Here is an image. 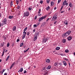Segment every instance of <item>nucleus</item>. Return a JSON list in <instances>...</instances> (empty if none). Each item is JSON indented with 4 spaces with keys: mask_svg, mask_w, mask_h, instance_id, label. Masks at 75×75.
I'll return each mask as SVG.
<instances>
[{
    "mask_svg": "<svg viewBox=\"0 0 75 75\" xmlns=\"http://www.w3.org/2000/svg\"><path fill=\"white\" fill-rule=\"evenodd\" d=\"M71 33V31L69 30L66 33L63 34V37L64 38H65V37H67V36L69 35Z\"/></svg>",
    "mask_w": 75,
    "mask_h": 75,
    "instance_id": "1",
    "label": "nucleus"
},
{
    "mask_svg": "<svg viewBox=\"0 0 75 75\" xmlns=\"http://www.w3.org/2000/svg\"><path fill=\"white\" fill-rule=\"evenodd\" d=\"M2 24L3 25H5L7 24V19L6 18H5L2 21Z\"/></svg>",
    "mask_w": 75,
    "mask_h": 75,
    "instance_id": "2",
    "label": "nucleus"
},
{
    "mask_svg": "<svg viewBox=\"0 0 75 75\" xmlns=\"http://www.w3.org/2000/svg\"><path fill=\"white\" fill-rule=\"evenodd\" d=\"M29 14L30 13H29V12L28 11L25 12L23 16L26 17L27 16H29Z\"/></svg>",
    "mask_w": 75,
    "mask_h": 75,
    "instance_id": "3",
    "label": "nucleus"
},
{
    "mask_svg": "<svg viewBox=\"0 0 75 75\" xmlns=\"http://www.w3.org/2000/svg\"><path fill=\"white\" fill-rule=\"evenodd\" d=\"M46 18V16H43L40 18L39 20V21H41L43 20V19H45Z\"/></svg>",
    "mask_w": 75,
    "mask_h": 75,
    "instance_id": "4",
    "label": "nucleus"
},
{
    "mask_svg": "<svg viewBox=\"0 0 75 75\" xmlns=\"http://www.w3.org/2000/svg\"><path fill=\"white\" fill-rule=\"evenodd\" d=\"M57 18V17L56 16V15H54L52 18V20L55 21V20H56Z\"/></svg>",
    "mask_w": 75,
    "mask_h": 75,
    "instance_id": "5",
    "label": "nucleus"
},
{
    "mask_svg": "<svg viewBox=\"0 0 75 75\" xmlns=\"http://www.w3.org/2000/svg\"><path fill=\"white\" fill-rule=\"evenodd\" d=\"M47 41H48V38H44L43 40V42H46Z\"/></svg>",
    "mask_w": 75,
    "mask_h": 75,
    "instance_id": "6",
    "label": "nucleus"
},
{
    "mask_svg": "<svg viewBox=\"0 0 75 75\" xmlns=\"http://www.w3.org/2000/svg\"><path fill=\"white\" fill-rule=\"evenodd\" d=\"M37 39V34H35L34 38V41H35Z\"/></svg>",
    "mask_w": 75,
    "mask_h": 75,
    "instance_id": "7",
    "label": "nucleus"
},
{
    "mask_svg": "<svg viewBox=\"0 0 75 75\" xmlns=\"http://www.w3.org/2000/svg\"><path fill=\"white\" fill-rule=\"evenodd\" d=\"M23 67L21 68L20 70H19L18 71V72H23Z\"/></svg>",
    "mask_w": 75,
    "mask_h": 75,
    "instance_id": "8",
    "label": "nucleus"
},
{
    "mask_svg": "<svg viewBox=\"0 0 75 75\" xmlns=\"http://www.w3.org/2000/svg\"><path fill=\"white\" fill-rule=\"evenodd\" d=\"M25 34H23V35L22 36V39L23 40V39H24V38H25V37L27 33H25Z\"/></svg>",
    "mask_w": 75,
    "mask_h": 75,
    "instance_id": "9",
    "label": "nucleus"
},
{
    "mask_svg": "<svg viewBox=\"0 0 75 75\" xmlns=\"http://www.w3.org/2000/svg\"><path fill=\"white\" fill-rule=\"evenodd\" d=\"M14 64H15V62L13 63L12 64L11 67H10V69H12V68H13V67L14 65Z\"/></svg>",
    "mask_w": 75,
    "mask_h": 75,
    "instance_id": "10",
    "label": "nucleus"
},
{
    "mask_svg": "<svg viewBox=\"0 0 75 75\" xmlns=\"http://www.w3.org/2000/svg\"><path fill=\"white\" fill-rule=\"evenodd\" d=\"M68 22L67 20H65V21L64 22V24L65 25H68Z\"/></svg>",
    "mask_w": 75,
    "mask_h": 75,
    "instance_id": "11",
    "label": "nucleus"
},
{
    "mask_svg": "<svg viewBox=\"0 0 75 75\" xmlns=\"http://www.w3.org/2000/svg\"><path fill=\"white\" fill-rule=\"evenodd\" d=\"M71 39H72V38L71 36H69L68 38V40L69 41H70Z\"/></svg>",
    "mask_w": 75,
    "mask_h": 75,
    "instance_id": "12",
    "label": "nucleus"
},
{
    "mask_svg": "<svg viewBox=\"0 0 75 75\" xmlns=\"http://www.w3.org/2000/svg\"><path fill=\"white\" fill-rule=\"evenodd\" d=\"M16 30V26H14L13 28V31H15Z\"/></svg>",
    "mask_w": 75,
    "mask_h": 75,
    "instance_id": "13",
    "label": "nucleus"
},
{
    "mask_svg": "<svg viewBox=\"0 0 75 75\" xmlns=\"http://www.w3.org/2000/svg\"><path fill=\"white\" fill-rule=\"evenodd\" d=\"M46 62L47 63H49V62H50V60L49 59H47L46 60Z\"/></svg>",
    "mask_w": 75,
    "mask_h": 75,
    "instance_id": "14",
    "label": "nucleus"
},
{
    "mask_svg": "<svg viewBox=\"0 0 75 75\" xmlns=\"http://www.w3.org/2000/svg\"><path fill=\"white\" fill-rule=\"evenodd\" d=\"M27 30V27H26L24 29V31H23V33H26L25 32V31H26Z\"/></svg>",
    "mask_w": 75,
    "mask_h": 75,
    "instance_id": "15",
    "label": "nucleus"
},
{
    "mask_svg": "<svg viewBox=\"0 0 75 75\" xmlns=\"http://www.w3.org/2000/svg\"><path fill=\"white\" fill-rule=\"evenodd\" d=\"M67 1L65 0L63 3V5L65 6V4H66V3H67Z\"/></svg>",
    "mask_w": 75,
    "mask_h": 75,
    "instance_id": "16",
    "label": "nucleus"
},
{
    "mask_svg": "<svg viewBox=\"0 0 75 75\" xmlns=\"http://www.w3.org/2000/svg\"><path fill=\"white\" fill-rule=\"evenodd\" d=\"M51 68V66H49L47 68V70L50 69Z\"/></svg>",
    "mask_w": 75,
    "mask_h": 75,
    "instance_id": "17",
    "label": "nucleus"
},
{
    "mask_svg": "<svg viewBox=\"0 0 75 75\" xmlns=\"http://www.w3.org/2000/svg\"><path fill=\"white\" fill-rule=\"evenodd\" d=\"M60 49V47H57L56 48V50L57 51H58Z\"/></svg>",
    "mask_w": 75,
    "mask_h": 75,
    "instance_id": "18",
    "label": "nucleus"
},
{
    "mask_svg": "<svg viewBox=\"0 0 75 75\" xmlns=\"http://www.w3.org/2000/svg\"><path fill=\"white\" fill-rule=\"evenodd\" d=\"M63 62L64 64V65H65V66H67V63H66V62L63 61Z\"/></svg>",
    "mask_w": 75,
    "mask_h": 75,
    "instance_id": "19",
    "label": "nucleus"
},
{
    "mask_svg": "<svg viewBox=\"0 0 75 75\" xmlns=\"http://www.w3.org/2000/svg\"><path fill=\"white\" fill-rule=\"evenodd\" d=\"M13 17H14V16H9V19H12V18H13Z\"/></svg>",
    "mask_w": 75,
    "mask_h": 75,
    "instance_id": "20",
    "label": "nucleus"
},
{
    "mask_svg": "<svg viewBox=\"0 0 75 75\" xmlns=\"http://www.w3.org/2000/svg\"><path fill=\"white\" fill-rule=\"evenodd\" d=\"M69 4L70 7H72V3L71 2L69 3Z\"/></svg>",
    "mask_w": 75,
    "mask_h": 75,
    "instance_id": "21",
    "label": "nucleus"
},
{
    "mask_svg": "<svg viewBox=\"0 0 75 75\" xmlns=\"http://www.w3.org/2000/svg\"><path fill=\"white\" fill-rule=\"evenodd\" d=\"M62 42L63 43H64L65 42H66V40H65V39H63L62 40Z\"/></svg>",
    "mask_w": 75,
    "mask_h": 75,
    "instance_id": "22",
    "label": "nucleus"
},
{
    "mask_svg": "<svg viewBox=\"0 0 75 75\" xmlns=\"http://www.w3.org/2000/svg\"><path fill=\"white\" fill-rule=\"evenodd\" d=\"M16 1L17 5H18L19 2V0H16Z\"/></svg>",
    "mask_w": 75,
    "mask_h": 75,
    "instance_id": "23",
    "label": "nucleus"
},
{
    "mask_svg": "<svg viewBox=\"0 0 75 75\" xmlns=\"http://www.w3.org/2000/svg\"><path fill=\"white\" fill-rule=\"evenodd\" d=\"M65 52H66V53H68V52H69V50H68L66 49L65 50Z\"/></svg>",
    "mask_w": 75,
    "mask_h": 75,
    "instance_id": "24",
    "label": "nucleus"
},
{
    "mask_svg": "<svg viewBox=\"0 0 75 75\" xmlns=\"http://www.w3.org/2000/svg\"><path fill=\"white\" fill-rule=\"evenodd\" d=\"M29 49H30V48H28V49H27L26 50L24 51V53H25V52H27V51H28V50H29Z\"/></svg>",
    "mask_w": 75,
    "mask_h": 75,
    "instance_id": "25",
    "label": "nucleus"
},
{
    "mask_svg": "<svg viewBox=\"0 0 75 75\" xmlns=\"http://www.w3.org/2000/svg\"><path fill=\"white\" fill-rule=\"evenodd\" d=\"M50 6H48L46 8V9L47 10H49V9H50Z\"/></svg>",
    "mask_w": 75,
    "mask_h": 75,
    "instance_id": "26",
    "label": "nucleus"
},
{
    "mask_svg": "<svg viewBox=\"0 0 75 75\" xmlns=\"http://www.w3.org/2000/svg\"><path fill=\"white\" fill-rule=\"evenodd\" d=\"M4 51H5V49H4V51L3 52L2 54V57H3V55H4Z\"/></svg>",
    "mask_w": 75,
    "mask_h": 75,
    "instance_id": "27",
    "label": "nucleus"
},
{
    "mask_svg": "<svg viewBox=\"0 0 75 75\" xmlns=\"http://www.w3.org/2000/svg\"><path fill=\"white\" fill-rule=\"evenodd\" d=\"M51 5L52 6H53V5H54V2H51Z\"/></svg>",
    "mask_w": 75,
    "mask_h": 75,
    "instance_id": "28",
    "label": "nucleus"
},
{
    "mask_svg": "<svg viewBox=\"0 0 75 75\" xmlns=\"http://www.w3.org/2000/svg\"><path fill=\"white\" fill-rule=\"evenodd\" d=\"M10 56H8L7 58L6 59V61H7L8 59H9V58H10Z\"/></svg>",
    "mask_w": 75,
    "mask_h": 75,
    "instance_id": "29",
    "label": "nucleus"
},
{
    "mask_svg": "<svg viewBox=\"0 0 75 75\" xmlns=\"http://www.w3.org/2000/svg\"><path fill=\"white\" fill-rule=\"evenodd\" d=\"M23 45V42H22L20 44V47H21Z\"/></svg>",
    "mask_w": 75,
    "mask_h": 75,
    "instance_id": "30",
    "label": "nucleus"
},
{
    "mask_svg": "<svg viewBox=\"0 0 75 75\" xmlns=\"http://www.w3.org/2000/svg\"><path fill=\"white\" fill-rule=\"evenodd\" d=\"M47 4L50 3V0H47Z\"/></svg>",
    "mask_w": 75,
    "mask_h": 75,
    "instance_id": "31",
    "label": "nucleus"
},
{
    "mask_svg": "<svg viewBox=\"0 0 75 75\" xmlns=\"http://www.w3.org/2000/svg\"><path fill=\"white\" fill-rule=\"evenodd\" d=\"M32 9V8L31 7H29L28 8V10L29 11H31V9Z\"/></svg>",
    "mask_w": 75,
    "mask_h": 75,
    "instance_id": "32",
    "label": "nucleus"
},
{
    "mask_svg": "<svg viewBox=\"0 0 75 75\" xmlns=\"http://www.w3.org/2000/svg\"><path fill=\"white\" fill-rule=\"evenodd\" d=\"M64 8V6H62L61 8L60 9V11H62V9Z\"/></svg>",
    "mask_w": 75,
    "mask_h": 75,
    "instance_id": "33",
    "label": "nucleus"
},
{
    "mask_svg": "<svg viewBox=\"0 0 75 75\" xmlns=\"http://www.w3.org/2000/svg\"><path fill=\"white\" fill-rule=\"evenodd\" d=\"M57 65H58V63H55L54 64V66H57Z\"/></svg>",
    "mask_w": 75,
    "mask_h": 75,
    "instance_id": "34",
    "label": "nucleus"
},
{
    "mask_svg": "<svg viewBox=\"0 0 75 75\" xmlns=\"http://www.w3.org/2000/svg\"><path fill=\"white\" fill-rule=\"evenodd\" d=\"M41 13V9H39V11H38V13L39 14H40V13Z\"/></svg>",
    "mask_w": 75,
    "mask_h": 75,
    "instance_id": "35",
    "label": "nucleus"
},
{
    "mask_svg": "<svg viewBox=\"0 0 75 75\" xmlns=\"http://www.w3.org/2000/svg\"><path fill=\"white\" fill-rule=\"evenodd\" d=\"M61 0H58L57 4H59L61 2Z\"/></svg>",
    "mask_w": 75,
    "mask_h": 75,
    "instance_id": "36",
    "label": "nucleus"
},
{
    "mask_svg": "<svg viewBox=\"0 0 75 75\" xmlns=\"http://www.w3.org/2000/svg\"><path fill=\"white\" fill-rule=\"evenodd\" d=\"M33 27H37V25L35 24L34 25Z\"/></svg>",
    "mask_w": 75,
    "mask_h": 75,
    "instance_id": "37",
    "label": "nucleus"
},
{
    "mask_svg": "<svg viewBox=\"0 0 75 75\" xmlns=\"http://www.w3.org/2000/svg\"><path fill=\"white\" fill-rule=\"evenodd\" d=\"M9 46H10V44H9V43H8L7 44V47H8Z\"/></svg>",
    "mask_w": 75,
    "mask_h": 75,
    "instance_id": "38",
    "label": "nucleus"
},
{
    "mask_svg": "<svg viewBox=\"0 0 75 75\" xmlns=\"http://www.w3.org/2000/svg\"><path fill=\"white\" fill-rule=\"evenodd\" d=\"M30 33L29 32L27 33V35H30Z\"/></svg>",
    "mask_w": 75,
    "mask_h": 75,
    "instance_id": "39",
    "label": "nucleus"
},
{
    "mask_svg": "<svg viewBox=\"0 0 75 75\" xmlns=\"http://www.w3.org/2000/svg\"><path fill=\"white\" fill-rule=\"evenodd\" d=\"M45 23H42V26H44V25H45Z\"/></svg>",
    "mask_w": 75,
    "mask_h": 75,
    "instance_id": "40",
    "label": "nucleus"
},
{
    "mask_svg": "<svg viewBox=\"0 0 75 75\" xmlns=\"http://www.w3.org/2000/svg\"><path fill=\"white\" fill-rule=\"evenodd\" d=\"M19 41H20V39H17L16 41L17 42H19Z\"/></svg>",
    "mask_w": 75,
    "mask_h": 75,
    "instance_id": "41",
    "label": "nucleus"
},
{
    "mask_svg": "<svg viewBox=\"0 0 75 75\" xmlns=\"http://www.w3.org/2000/svg\"><path fill=\"white\" fill-rule=\"evenodd\" d=\"M3 45H4V44H1V46L2 47H3Z\"/></svg>",
    "mask_w": 75,
    "mask_h": 75,
    "instance_id": "42",
    "label": "nucleus"
},
{
    "mask_svg": "<svg viewBox=\"0 0 75 75\" xmlns=\"http://www.w3.org/2000/svg\"><path fill=\"white\" fill-rule=\"evenodd\" d=\"M6 70V69H4L2 70L3 72H4Z\"/></svg>",
    "mask_w": 75,
    "mask_h": 75,
    "instance_id": "43",
    "label": "nucleus"
},
{
    "mask_svg": "<svg viewBox=\"0 0 75 75\" xmlns=\"http://www.w3.org/2000/svg\"><path fill=\"white\" fill-rule=\"evenodd\" d=\"M50 19V18H48L47 20H46V21L47 22L48 20H49Z\"/></svg>",
    "mask_w": 75,
    "mask_h": 75,
    "instance_id": "44",
    "label": "nucleus"
},
{
    "mask_svg": "<svg viewBox=\"0 0 75 75\" xmlns=\"http://www.w3.org/2000/svg\"><path fill=\"white\" fill-rule=\"evenodd\" d=\"M64 12H65V11H62L61 13H64Z\"/></svg>",
    "mask_w": 75,
    "mask_h": 75,
    "instance_id": "45",
    "label": "nucleus"
},
{
    "mask_svg": "<svg viewBox=\"0 0 75 75\" xmlns=\"http://www.w3.org/2000/svg\"><path fill=\"white\" fill-rule=\"evenodd\" d=\"M11 6H13V1H12L11 2Z\"/></svg>",
    "mask_w": 75,
    "mask_h": 75,
    "instance_id": "46",
    "label": "nucleus"
},
{
    "mask_svg": "<svg viewBox=\"0 0 75 75\" xmlns=\"http://www.w3.org/2000/svg\"><path fill=\"white\" fill-rule=\"evenodd\" d=\"M42 3H43V1H41L40 2V3L41 4H42Z\"/></svg>",
    "mask_w": 75,
    "mask_h": 75,
    "instance_id": "47",
    "label": "nucleus"
},
{
    "mask_svg": "<svg viewBox=\"0 0 75 75\" xmlns=\"http://www.w3.org/2000/svg\"><path fill=\"white\" fill-rule=\"evenodd\" d=\"M68 3H66L65 4V5H66V6H68Z\"/></svg>",
    "mask_w": 75,
    "mask_h": 75,
    "instance_id": "48",
    "label": "nucleus"
},
{
    "mask_svg": "<svg viewBox=\"0 0 75 75\" xmlns=\"http://www.w3.org/2000/svg\"><path fill=\"white\" fill-rule=\"evenodd\" d=\"M27 73V71H26V70H25L24 72V74H26Z\"/></svg>",
    "mask_w": 75,
    "mask_h": 75,
    "instance_id": "49",
    "label": "nucleus"
},
{
    "mask_svg": "<svg viewBox=\"0 0 75 75\" xmlns=\"http://www.w3.org/2000/svg\"><path fill=\"white\" fill-rule=\"evenodd\" d=\"M37 16H35V19L36 20V19H37Z\"/></svg>",
    "mask_w": 75,
    "mask_h": 75,
    "instance_id": "50",
    "label": "nucleus"
},
{
    "mask_svg": "<svg viewBox=\"0 0 75 75\" xmlns=\"http://www.w3.org/2000/svg\"><path fill=\"white\" fill-rule=\"evenodd\" d=\"M17 9H20V6H18L17 7Z\"/></svg>",
    "mask_w": 75,
    "mask_h": 75,
    "instance_id": "51",
    "label": "nucleus"
},
{
    "mask_svg": "<svg viewBox=\"0 0 75 75\" xmlns=\"http://www.w3.org/2000/svg\"><path fill=\"white\" fill-rule=\"evenodd\" d=\"M35 31V29L33 30V32L34 33Z\"/></svg>",
    "mask_w": 75,
    "mask_h": 75,
    "instance_id": "52",
    "label": "nucleus"
},
{
    "mask_svg": "<svg viewBox=\"0 0 75 75\" xmlns=\"http://www.w3.org/2000/svg\"><path fill=\"white\" fill-rule=\"evenodd\" d=\"M68 10L69 11L71 10V8H68Z\"/></svg>",
    "mask_w": 75,
    "mask_h": 75,
    "instance_id": "53",
    "label": "nucleus"
},
{
    "mask_svg": "<svg viewBox=\"0 0 75 75\" xmlns=\"http://www.w3.org/2000/svg\"><path fill=\"white\" fill-rule=\"evenodd\" d=\"M4 75H7V73H5L4 74Z\"/></svg>",
    "mask_w": 75,
    "mask_h": 75,
    "instance_id": "54",
    "label": "nucleus"
},
{
    "mask_svg": "<svg viewBox=\"0 0 75 75\" xmlns=\"http://www.w3.org/2000/svg\"><path fill=\"white\" fill-rule=\"evenodd\" d=\"M56 23H57V21H55V22H54V24H55Z\"/></svg>",
    "mask_w": 75,
    "mask_h": 75,
    "instance_id": "55",
    "label": "nucleus"
},
{
    "mask_svg": "<svg viewBox=\"0 0 75 75\" xmlns=\"http://www.w3.org/2000/svg\"><path fill=\"white\" fill-rule=\"evenodd\" d=\"M65 60H66V61H68V59H64Z\"/></svg>",
    "mask_w": 75,
    "mask_h": 75,
    "instance_id": "56",
    "label": "nucleus"
},
{
    "mask_svg": "<svg viewBox=\"0 0 75 75\" xmlns=\"http://www.w3.org/2000/svg\"><path fill=\"white\" fill-rule=\"evenodd\" d=\"M1 4H0V11H1Z\"/></svg>",
    "mask_w": 75,
    "mask_h": 75,
    "instance_id": "57",
    "label": "nucleus"
},
{
    "mask_svg": "<svg viewBox=\"0 0 75 75\" xmlns=\"http://www.w3.org/2000/svg\"><path fill=\"white\" fill-rule=\"evenodd\" d=\"M45 68H46V67H44V68H43V69L44 70V69H45Z\"/></svg>",
    "mask_w": 75,
    "mask_h": 75,
    "instance_id": "58",
    "label": "nucleus"
},
{
    "mask_svg": "<svg viewBox=\"0 0 75 75\" xmlns=\"http://www.w3.org/2000/svg\"><path fill=\"white\" fill-rule=\"evenodd\" d=\"M60 55H61L62 56H64V54H60Z\"/></svg>",
    "mask_w": 75,
    "mask_h": 75,
    "instance_id": "59",
    "label": "nucleus"
},
{
    "mask_svg": "<svg viewBox=\"0 0 75 75\" xmlns=\"http://www.w3.org/2000/svg\"><path fill=\"white\" fill-rule=\"evenodd\" d=\"M56 9H57V7H55L54 8V10H56Z\"/></svg>",
    "mask_w": 75,
    "mask_h": 75,
    "instance_id": "60",
    "label": "nucleus"
},
{
    "mask_svg": "<svg viewBox=\"0 0 75 75\" xmlns=\"http://www.w3.org/2000/svg\"><path fill=\"white\" fill-rule=\"evenodd\" d=\"M1 17V14L0 13V17Z\"/></svg>",
    "mask_w": 75,
    "mask_h": 75,
    "instance_id": "61",
    "label": "nucleus"
},
{
    "mask_svg": "<svg viewBox=\"0 0 75 75\" xmlns=\"http://www.w3.org/2000/svg\"><path fill=\"white\" fill-rule=\"evenodd\" d=\"M62 64V63H59V65H61V64Z\"/></svg>",
    "mask_w": 75,
    "mask_h": 75,
    "instance_id": "62",
    "label": "nucleus"
},
{
    "mask_svg": "<svg viewBox=\"0 0 75 75\" xmlns=\"http://www.w3.org/2000/svg\"><path fill=\"white\" fill-rule=\"evenodd\" d=\"M69 66H71V64H70V63H69Z\"/></svg>",
    "mask_w": 75,
    "mask_h": 75,
    "instance_id": "63",
    "label": "nucleus"
},
{
    "mask_svg": "<svg viewBox=\"0 0 75 75\" xmlns=\"http://www.w3.org/2000/svg\"><path fill=\"white\" fill-rule=\"evenodd\" d=\"M74 55H75V52H74Z\"/></svg>",
    "mask_w": 75,
    "mask_h": 75,
    "instance_id": "64",
    "label": "nucleus"
}]
</instances>
